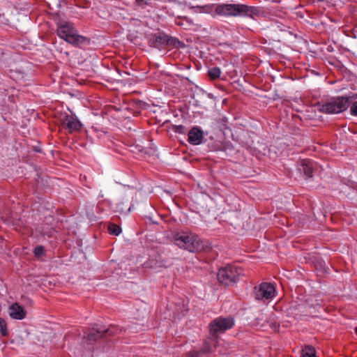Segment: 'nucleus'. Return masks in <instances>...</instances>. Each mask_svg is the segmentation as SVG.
I'll return each mask as SVG.
<instances>
[{"label":"nucleus","mask_w":357,"mask_h":357,"mask_svg":"<svg viewBox=\"0 0 357 357\" xmlns=\"http://www.w3.org/2000/svg\"><path fill=\"white\" fill-rule=\"evenodd\" d=\"M242 274L243 269L241 267L227 265L219 269L217 277L220 283L229 285L236 282Z\"/></svg>","instance_id":"7"},{"label":"nucleus","mask_w":357,"mask_h":357,"mask_svg":"<svg viewBox=\"0 0 357 357\" xmlns=\"http://www.w3.org/2000/svg\"><path fill=\"white\" fill-rule=\"evenodd\" d=\"M0 333L2 336H8L7 324L4 319L0 317Z\"/></svg>","instance_id":"18"},{"label":"nucleus","mask_w":357,"mask_h":357,"mask_svg":"<svg viewBox=\"0 0 357 357\" xmlns=\"http://www.w3.org/2000/svg\"><path fill=\"white\" fill-rule=\"evenodd\" d=\"M355 333L357 335V326L355 328Z\"/></svg>","instance_id":"24"},{"label":"nucleus","mask_w":357,"mask_h":357,"mask_svg":"<svg viewBox=\"0 0 357 357\" xmlns=\"http://www.w3.org/2000/svg\"><path fill=\"white\" fill-rule=\"evenodd\" d=\"M146 268L160 271L161 268L167 267V262L165 260L161 255H155L151 257L145 263Z\"/></svg>","instance_id":"11"},{"label":"nucleus","mask_w":357,"mask_h":357,"mask_svg":"<svg viewBox=\"0 0 357 357\" xmlns=\"http://www.w3.org/2000/svg\"><path fill=\"white\" fill-rule=\"evenodd\" d=\"M208 75L212 79L219 78L221 75V70L218 67H213L208 70Z\"/></svg>","instance_id":"16"},{"label":"nucleus","mask_w":357,"mask_h":357,"mask_svg":"<svg viewBox=\"0 0 357 357\" xmlns=\"http://www.w3.org/2000/svg\"><path fill=\"white\" fill-rule=\"evenodd\" d=\"M204 138L202 130L197 126L192 127L188 135V142L192 145H199Z\"/></svg>","instance_id":"12"},{"label":"nucleus","mask_w":357,"mask_h":357,"mask_svg":"<svg viewBox=\"0 0 357 357\" xmlns=\"http://www.w3.org/2000/svg\"><path fill=\"white\" fill-rule=\"evenodd\" d=\"M298 170L306 177H312L314 162L310 159H303L298 162Z\"/></svg>","instance_id":"13"},{"label":"nucleus","mask_w":357,"mask_h":357,"mask_svg":"<svg viewBox=\"0 0 357 357\" xmlns=\"http://www.w3.org/2000/svg\"><path fill=\"white\" fill-rule=\"evenodd\" d=\"M216 15L226 17H243L255 20L264 15L261 6H249L243 3H219L214 6Z\"/></svg>","instance_id":"1"},{"label":"nucleus","mask_w":357,"mask_h":357,"mask_svg":"<svg viewBox=\"0 0 357 357\" xmlns=\"http://www.w3.org/2000/svg\"><path fill=\"white\" fill-rule=\"evenodd\" d=\"M138 151L139 152H142L143 151V147L142 146H139V149H138Z\"/></svg>","instance_id":"23"},{"label":"nucleus","mask_w":357,"mask_h":357,"mask_svg":"<svg viewBox=\"0 0 357 357\" xmlns=\"http://www.w3.org/2000/svg\"><path fill=\"white\" fill-rule=\"evenodd\" d=\"M110 328L99 329L95 328H89L84 331V337L82 345L85 351H83L82 356L93 357V353L98 349V343L105 335L112 334Z\"/></svg>","instance_id":"5"},{"label":"nucleus","mask_w":357,"mask_h":357,"mask_svg":"<svg viewBox=\"0 0 357 357\" xmlns=\"http://www.w3.org/2000/svg\"><path fill=\"white\" fill-rule=\"evenodd\" d=\"M172 241L178 248L190 252H199L207 248L202 238L195 233L188 231L175 232Z\"/></svg>","instance_id":"3"},{"label":"nucleus","mask_w":357,"mask_h":357,"mask_svg":"<svg viewBox=\"0 0 357 357\" xmlns=\"http://www.w3.org/2000/svg\"><path fill=\"white\" fill-rule=\"evenodd\" d=\"M234 323V319L231 316L218 317L213 319L208 325L210 334L213 337H216L218 334L223 333L226 331L232 328Z\"/></svg>","instance_id":"8"},{"label":"nucleus","mask_w":357,"mask_h":357,"mask_svg":"<svg viewBox=\"0 0 357 357\" xmlns=\"http://www.w3.org/2000/svg\"><path fill=\"white\" fill-rule=\"evenodd\" d=\"M108 230L109 234L115 236H118L121 231V227L115 224H110L108 227Z\"/></svg>","instance_id":"17"},{"label":"nucleus","mask_w":357,"mask_h":357,"mask_svg":"<svg viewBox=\"0 0 357 357\" xmlns=\"http://www.w3.org/2000/svg\"><path fill=\"white\" fill-rule=\"evenodd\" d=\"M350 114L352 116H357V101H355L350 104Z\"/></svg>","instance_id":"20"},{"label":"nucleus","mask_w":357,"mask_h":357,"mask_svg":"<svg viewBox=\"0 0 357 357\" xmlns=\"http://www.w3.org/2000/svg\"><path fill=\"white\" fill-rule=\"evenodd\" d=\"M34 256L39 258L45 255V248L43 245L36 246L33 251Z\"/></svg>","instance_id":"19"},{"label":"nucleus","mask_w":357,"mask_h":357,"mask_svg":"<svg viewBox=\"0 0 357 357\" xmlns=\"http://www.w3.org/2000/svg\"><path fill=\"white\" fill-rule=\"evenodd\" d=\"M199 352L197 351H192L185 354V357H198Z\"/></svg>","instance_id":"21"},{"label":"nucleus","mask_w":357,"mask_h":357,"mask_svg":"<svg viewBox=\"0 0 357 357\" xmlns=\"http://www.w3.org/2000/svg\"><path fill=\"white\" fill-rule=\"evenodd\" d=\"M316 351L312 346H305L301 351V357H315Z\"/></svg>","instance_id":"15"},{"label":"nucleus","mask_w":357,"mask_h":357,"mask_svg":"<svg viewBox=\"0 0 357 357\" xmlns=\"http://www.w3.org/2000/svg\"><path fill=\"white\" fill-rule=\"evenodd\" d=\"M276 290L271 282H261L254 289L253 294L256 300L265 302L271 301L275 296Z\"/></svg>","instance_id":"9"},{"label":"nucleus","mask_w":357,"mask_h":357,"mask_svg":"<svg viewBox=\"0 0 357 357\" xmlns=\"http://www.w3.org/2000/svg\"><path fill=\"white\" fill-rule=\"evenodd\" d=\"M184 130V126H176L175 131L178 133H183Z\"/></svg>","instance_id":"22"},{"label":"nucleus","mask_w":357,"mask_h":357,"mask_svg":"<svg viewBox=\"0 0 357 357\" xmlns=\"http://www.w3.org/2000/svg\"><path fill=\"white\" fill-rule=\"evenodd\" d=\"M61 124L69 134L79 132L82 128V123L74 114H61L60 117Z\"/></svg>","instance_id":"10"},{"label":"nucleus","mask_w":357,"mask_h":357,"mask_svg":"<svg viewBox=\"0 0 357 357\" xmlns=\"http://www.w3.org/2000/svg\"><path fill=\"white\" fill-rule=\"evenodd\" d=\"M151 47L159 50L171 47H178L180 41L177 38L170 36L164 32L152 33L149 38Z\"/></svg>","instance_id":"6"},{"label":"nucleus","mask_w":357,"mask_h":357,"mask_svg":"<svg viewBox=\"0 0 357 357\" xmlns=\"http://www.w3.org/2000/svg\"><path fill=\"white\" fill-rule=\"evenodd\" d=\"M9 315L13 319L22 320L26 317V312L21 305L15 303L9 307Z\"/></svg>","instance_id":"14"},{"label":"nucleus","mask_w":357,"mask_h":357,"mask_svg":"<svg viewBox=\"0 0 357 357\" xmlns=\"http://www.w3.org/2000/svg\"><path fill=\"white\" fill-rule=\"evenodd\" d=\"M56 31L60 38L74 47L80 48L90 44V39L79 35L74 24L70 22L60 20L56 24Z\"/></svg>","instance_id":"2"},{"label":"nucleus","mask_w":357,"mask_h":357,"mask_svg":"<svg viewBox=\"0 0 357 357\" xmlns=\"http://www.w3.org/2000/svg\"><path fill=\"white\" fill-rule=\"evenodd\" d=\"M350 105L349 98L344 96L322 99L317 104L319 112L326 114H337L346 111Z\"/></svg>","instance_id":"4"}]
</instances>
